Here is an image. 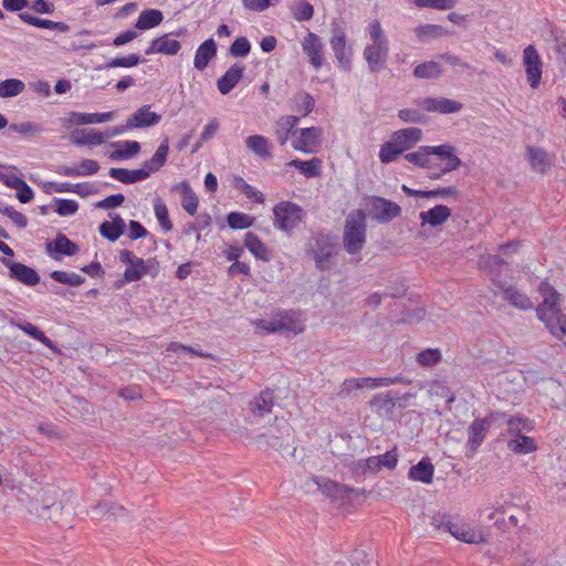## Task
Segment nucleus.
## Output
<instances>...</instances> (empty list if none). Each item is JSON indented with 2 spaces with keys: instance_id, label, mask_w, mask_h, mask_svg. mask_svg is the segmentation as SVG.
<instances>
[{
  "instance_id": "obj_1",
  "label": "nucleus",
  "mask_w": 566,
  "mask_h": 566,
  "mask_svg": "<svg viewBox=\"0 0 566 566\" xmlns=\"http://www.w3.org/2000/svg\"><path fill=\"white\" fill-rule=\"evenodd\" d=\"M538 292L543 302L536 307V316L552 336L562 340L566 337V314L560 308V294L547 281L539 283Z\"/></svg>"
},
{
  "instance_id": "obj_2",
  "label": "nucleus",
  "mask_w": 566,
  "mask_h": 566,
  "mask_svg": "<svg viewBox=\"0 0 566 566\" xmlns=\"http://www.w3.org/2000/svg\"><path fill=\"white\" fill-rule=\"evenodd\" d=\"M169 154V139L166 136L160 145L158 146L156 153L148 160H145L142 164V167L138 169H127L122 167H112L108 170L109 177L113 179L120 181L124 185H133L139 181H143L153 172L160 170L161 167L167 163Z\"/></svg>"
},
{
  "instance_id": "obj_3",
  "label": "nucleus",
  "mask_w": 566,
  "mask_h": 566,
  "mask_svg": "<svg viewBox=\"0 0 566 566\" xmlns=\"http://www.w3.org/2000/svg\"><path fill=\"white\" fill-rule=\"evenodd\" d=\"M336 247L337 237L325 230H319L308 239L305 252L315 261L316 269L324 272L332 268L331 259L337 253Z\"/></svg>"
},
{
  "instance_id": "obj_4",
  "label": "nucleus",
  "mask_w": 566,
  "mask_h": 566,
  "mask_svg": "<svg viewBox=\"0 0 566 566\" xmlns=\"http://www.w3.org/2000/svg\"><path fill=\"white\" fill-rule=\"evenodd\" d=\"M367 213L363 209L349 212L345 220L343 244L348 254L359 253L366 243Z\"/></svg>"
},
{
  "instance_id": "obj_5",
  "label": "nucleus",
  "mask_w": 566,
  "mask_h": 566,
  "mask_svg": "<svg viewBox=\"0 0 566 566\" xmlns=\"http://www.w3.org/2000/svg\"><path fill=\"white\" fill-rule=\"evenodd\" d=\"M273 226L283 232H291L304 221L306 217L305 210L291 200H282L274 205Z\"/></svg>"
},
{
  "instance_id": "obj_6",
  "label": "nucleus",
  "mask_w": 566,
  "mask_h": 566,
  "mask_svg": "<svg viewBox=\"0 0 566 566\" xmlns=\"http://www.w3.org/2000/svg\"><path fill=\"white\" fill-rule=\"evenodd\" d=\"M364 201L367 216L379 224H388L401 216V207L390 199L380 196H365Z\"/></svg>"
},
{
  "instance_id": "obj_7",
  "label": "nucleus",
  "mask_w": 566,
  "mask_h": 566,
  "mask_svg": "<svg viewBox=\"0 0 566 566\" xmlns=\"http://www.w3.org/2000/svg\"><path fill=\"white\" fill-rule=\"evenodd\" d=\"M329 43L337 60L338 67L346 73L352 72L353 49L350 45H347V38L344 29L336 22H333L332 24V38Z\"/></svg>"
},
{
  "instance_id": "obj_8",
  "label": "nucleus",
  "mask_w": 566,
  "mask_h": 566,
  "mask_svg": "<svg viewBox=\"0 0 566 566\" xmlns=\"http://www.w3.org/2000/svg\"><path fill=\"white\" fill-rule=\"evenodd\" d=\"M479 268L488 274L492 283L501 289L505 285L504 271H510V264L497 254L481 255L479 259Z\"/></svg>"
},
{
  "instance_id": "obj_9",
  "label": "nucleus",
  "mask_w": 566,
  "mask_h": 566,
  "mask_svg": "<svg viewBox=\"0 0 566 566\" xmlns=\"http://www.w3.org/2000/svg\"><path fill=\"white\" fill-rule=\"evenodd\" d=\"M523 65L530 86L532 88H537L542 80L543 61L535 45L530 44L524 49Z\"/></svg>"
},
{
  "instance_id": "obj_10",
  "label": "nucleus",
  "mask_w": 566,
  "mask_h": 566,
  "mask_svg": "<svg viewBox=\"0 0 566 566\" xmlns=\"http://www.w3.org/2000/svg\"><path fill=\"white\" fill-rule=\"evenodd\" d=\"M2 264L8 268V275L13 281L22 283L27 286H35L41 281L39 272L34 268L24 263L3 258Z\"/></svg>"
},
{
  "instance_id": "obj_11",
  "label": "nucleus",
  "mask_w": 566,
  "mask_h": 566,
  "mask_svg": "<svg viewBox=\"0 0 566 566\" xmlns=\"http://www.w3.org/2000/svg\"><path fill=\"white\" fill-rule=\"evenodd\" d=\"M45 252L54 261H61L64 256L76 255L80 252V245L64 233L57 232L53 240L46 242Z\"/></svg>"
},
{
  "instance_id": "obj_12",
  "label": "nucleus",
  "mask_w": 566,
  "mask_h": 566,
  "mask_svg": "<svg viewBox=\"0 0 566 566\" xmlns=\"http://www.w3.org/2000/svg\"><path fill=\"white\" fill-rule=\"evenodd\" d=\"M300 137L292 142V147L304 154L316 153L322 145L323 129L311 126L298 129Z\"/></svg>"
},
{
  "instance_id": "obj_13",
  "label": "nucleus",
  "mask_w": 566,
  "mask_h": 566,
  "mask_svg": "<svg viewBox=\"0 0 566 566\" xmlns=\"http://www.w3.org/2000/svg\"><path fill=\"white\" fill-rule=\"evenodd\" d=\"M115 112H104V113H80V112H69L67 116L62 118V127L65 129H70L72 126H83L88 124H101L108 120L114 119Z\"/></svg>"
},
{
  "instance_id": "obj_14",
  "label": "nucleus",
  "mask_w": 566,
  "mask_h": 566,
  "mask_svg": "<svg viewBox=\"0 0 566 566\" xmlns=\"http://www.w3.org/2000/svg\"><path fill=\"white\" fill-rule=\"evenodd\" d=\"M410 397H412L411 394L400 396L398 391L394 392L392 390H389L387 392L374 395L368 403L371 408H377L376 411L379 415H384L387 419H392L396 401L398 399L408 400Z\"/></svg>"
},
{
  "instance_id": "obj_15",
  "label": "nucleus",
  "mask_w": 566,
  "mask_h": 566,
  "mask_svg": "<svg viewBox=\"0 0 566 566\" xmlns=\"http://www.w3.org/2000/svg\"><path fill=\"white\" fill-rule=\"evenodd\" d=\"M389 46L388 41H382V43H371L367 44L364 49V57L368 64V69L371 73H378L382 69L386 67V62L388 59Z\"/></svg>"
},
{
  "instance_id": "obj_16",
  "label": "nucleus",
  "mask_w": 566,
  "mask_h": 566,
  "mask_svg": "<svg viewBox=\"0 0 566 566\" xmlns=\"http://www.w3.org/2000/svg\"><path fill=\"white\" fill-rule=\"evenodd\" d=\"M450 145L446 143L437 146H420L417 151L405 154V159L419 168L430 169L432 167L430 156H441Z\"/></svg>"
},
{
  "instance_id": "obj_17",
  "label": "nucleus",
  "mask_w": 566,
  "mask_h": 566,
  "mask_svg": "<svg viewBox=\"0 0 566 566\" xmlns=\"http://www.w3.org/2000/svg\"><path fill=\"white\" fill-rule=\"evenodd\" d=\"M490 427L483 418H475L468 428L467 458H473L484 441Z\"/></svg>"
},
{
  "instance_id": "obj_18",
  "label": "nucleus",
  "mask_w": 566,
  "mask_h": 566,
  "mask_svg": "<svg viewBox=\"0 0 566 566\" xmlns=\"http://www.w3.org/2000/svg\"><path fill=\"white\" fill-rule=\"evenodd\" d=\"M119 261L126 265V279L133 282L140 281L147 275L146 262L143 258L136 256L130 250L123 249L119 251Z\"/></svg>"
},
{
  "instance_id": "obj_19",
  "label": "nucleus",
  "mask_w": 566,
  "mask_h": 566,
  "mask_svg": "<svg viewBox=\"0 0 566 566\" xmlns=\"http://www.w3.org/2000/svg\"><path fill=\"white\" fill-rule=\"evenodd\" d=\"M111 220H105L98 226L99 234L109 242H116L127 230V224L119 213L109 212Z\"/></svg>"
},
{
  "instance_id": "obj_20",
  "label": "nucleus",
  "mask_w": 566,
  "mask_h": 566,
  "mask_svg": "<svg viewBox=\"0 0 566 566\" xmlns=\"http://www.w3.org/2000/svg\"><path fill=\"white\" fill-rule=\"evenodd\" d=\"M418 105L427 112L440 114H453L462 109L463 104L447 97H424L418 101Z\"/></svg>"
},
{
  "instance_id": "obj_21",
  "label": "nucleus",
  "mask_w": 566,
  "mask_h": 566,
  "mask_svg": "<svg viewBox=\"0 0 566 566\" xmlns=\"http://www.w3.org/2000/svg\"><path fill=\"white\" fill-rule=\"evenodd\" d=\"M302 46L304 53L308 57L310 64L315 70L322 67V65L324 64V54L321 38L313 32H308L307 35L304 38Z\"/></svg>"
},
{
  "instance_id": "obj_22",
  "label": "nucleus",
  "mask_w": 566,
  "mask_h": 566,
  "mask_svg": "<svg viewBox=\"0 0 566 566\" xmlns=\"http://www.w3.org/2000/svg\"><path fill=\"white\" fill-rule=\"evenodd\" d=\"M245 65L238 62L232 64L223 75L217 80V88L220 94H229L243 78Z\"/></svg>"
},
{
  "instance_id": "obj_23",
  "label": "nucleus",
  "mask_w": 566,
  "mask_h": 566,
  "mask_svg": "<svg viewBox=\"0 0 566 566\" xmlns=\"http://www.w3.org/2000/svg\"><path fill=\"white\" fill-rule=\"evenodd\" d=\"M150 107L151 106L149 104H147V105H143L142 107L136 109L130 115V117L127 119L128 120L127 127H130L132 129L149 128V127H154L157 124H159L161 120V114L151 112Z\"/></svg>"
},
{
  "instance_id": "obj_24",
  "label": "nucleus",
  "mask_w": 566,
  "mask_h": 566,
  "mask_svg": "<svg viewBox=\"0 0 566 566\" xmlns=\"http://www.w3.org/2000/svg\"><path fill=\"white\" fill-rule=\"evenodd\" d=\"M169 36L170 34L165 33L160 36L153 39L148 48L145 50V54L151 55L159 53L170 56L178 54V52L181 49V43L178 40L170 39Z\"/></svg>"
},
{
  "instance_id": "obj_25",
  "label": "nucleus",
  "mask_w": 566,
  "mask_h": 566,
  "mask_svg": "<svg viewBox=\"0 0 566 566\" xmlns=\"http://www.w3.org/2000/svg\"><path fill=\"white\" fill-rule=\"evenodd\" d=\"M457 147L451 144L441 156L437 157L438 159L446 161V164L439 167L438 170L429 172L428 178L431 180H438L443 175L459 169L463 165V161L457 155Z\"/></svg>"
},
{
  "instance_id": "obj_26",
  "label": "nucleus",
  "mask_w": 566,
  "mask_h": 566,
  "mask_svg": "<svg viewBox=\"0 0 566 566\" xmlns=\"http://www.w3.org/2000/svg\"><path fill=\"white\" fill-rule=\"evenodd\" d=\"M218 44L211 36L205 40L196 50L193 67L200 72L205 71L209 63L217 56Z\"/></svg>"
},
{
  "instance_id": "obj_27",
  "label": "nucleus",
  "mask_w": 566,
  "mask_h": 566,
  "mask_svg": "<svg viewBox=\"0 0 566 566\" xmlns=\"http://www.w3.org/2000/svg\"><path fill=\"white\" fill-rule=\"evenodd\" d=\"M452 216V210L446 205H436L427 211H421L419 219L421 227L430 226L432 228H439L444 224Z\"/></svg>"
},
{
  "instance_id": "obj_28",
  "label": "nucleus",
  "mask_w": 566,
  "mask_h": 566,
  "mask_svg": "<svg viewBox=\"0 0 566 566\" xmlns=\"http://www.w3.org/2000/svg\"><path fill=\"white\" fill-rule=\"evenodd\" d=\"M71 142L77 147L105 144V134L93 128H75L71 132Z\"/></svg>"
},
{
  "instance_id": "obj_29",
  "label": "nucleus",
  "mask_w": 566,
  "mask_h": 566,
  "mask_svg": "<svg viewBox=\"0 0 566 566\" xmlns=\"http://www.w3.org/2000/svg\"><path fill=\"white\" fill-rule=\"evenodd\" d=\"M398 448L395 446L384 454L366 458V465L369 467V473L377 474L382 468L388 470L396 469L398 464Z\"/></svg>"
},
{
  "instance_id": "obj_30",
  "label": "nucleus",
  "mask_w": 566,
  "mask_h": 566,
  "mask_svg": "<svg viewBox=\"0 0 566 566\" xmlns=\"http://www.w3.org/2000/svg\"><path fill=\"white\" fill-rule=\"evenodd\" d=\"M434 476V465L429 457H423L417 464L410 467L408 479L423 484H430Z\"/></svg>"
},
{
  "instance_id": "obj_31",
  "label": "nucleus",
  "mask_w": 566,
  "mask_h": 566,
  "mask_svg": "<svg viewBox=\"0 0 566 566\" xmlns=\"http://www.w3.org/2000/svg\"><path fill=\"white\" fill-rule=\"evenodd\" d=\"M244 248L256 259L263 262H270L272 259V251L261 240V238L249 231L244 234Z\"/></svg>"
},
{
  "instance_id": "obj_32",
  "label": "nucleus",
  "mask_w": 566,
  "mask_h": 566,
  "mask_svg": "<svg viewBox=\"0 0 566 566\" xmlns=\"http://www.w3.org/2000/svg\"><path fill=\"white\" fill-rule=\"evenodd\" d=\"M301 313L295 310H279L276 319L282 325V332H291L294 335L302 334L305 325L300 321Z\"/></svg>"
},
{
  "instance_id": "obj_33",
  "label": "nucleus",
  "mask_w": 566,
  "mask_h": 566,
  "mask_svg": "<svg viewBox=\"0 0 566 566\" xmlns=\"http://www.w3.org/2000/svg\"><path fill=\"white\" fill-rule=\"evenodd\" d=\"M109 146L116 148L108 154V158L114 161L134 158L142 149L140 144L136 140L113 142Z\"/></svg>"
},
{
  "instance_id": "obj_34",
  "label": "nucleus",
  "mask_w": 566,
  "mask_h": 566,
  "mask_svg": "<svg viewBox=\"0 0 566 566\" xmlns=\"http://www.w3.org/2000/svg\"><path fill=\"white\" fill-rule=\"evenodd\" d=\"M99 170V164L94 159H82L78 168L65 165L57 166L55 172L61 176L75 177V176H92Z\"/></svg>"
},
{
  "instance_id": "obj_35",
  "label": "nucleus",
  "mask_w": 566,
  "mask_h": 566,
  "mask_svg": "<svg viewBox=\"0 0 566 566\" xmlns=\"http://www.w3.org/2000/svg\"><path fill=\"white\" fill-rule=\"evenodd\" d=\"M273 390L266 387L258 396L253 398V400L249 403V409L253 415H258L263 417L270 412H272V408L274 405Z\"/></svg>"
},
{
  "instance_id": "obj_36",
  "label": "nucleus",
  "mask_w": 566,
  "mask_h": 566,
  "mask_svg": "<svg viewBox=\"0 0 566 566\" xmlns=\"http://www.w3.org/2000/svg\"><path fill=\"white\" fill-rule=\"evenodd\" d=\"M48 501L45 510L46 515H50V517H44L45 521H52L54 524L59 525L60 527H66L69 526V521L65 518V514L70 515L71 512L65 511V506L63 505L62 501H59L55 496L48 494Z\"/></svg>"
},
{
  "instance_id": "obj_37",
  "label": "nucleus",
  "mask_w": 566,
  "mask_h": 566,
  "mask_svg": "<svg viewBox=\"0 0 566 566\" xmlns=\"http://www.w3.org/2000/svg\"><path fill=\"white\" fill-rule=\"evenodd\" d=\"M322 159L318 157H313L308 160H302L300 158H295L290 160L286 166L294 167L306 178H316L322 174Z\"/></svg>"
},
{
  "instance_id": "obj_38",
  "label": "nucleus",
  "mask_w": 566,
  "mask_h": 566,
  "mask_svg": "<svg viewBox=\"0 0 566 566\" xmlns=\"http://www.w3.org/2000/svg\"><path fill=\"white\" fill-rule=\"evenodd\" d=\"M501 290L503 292V300L509 302L512 306L521 311L533 308L531 298L525 293L520 292L513 285L505 284L503 287H501Z\"/></svg>"
},
{
  "instance_id": "obj_39",
  "label": "nucleus",
  "mask_w": 566,
  "mask_h": 566,
  "mask_svg": "<svg viewBox=\"0 0 566 566\" xmlns=\"http://www.w3.org/2000/svg\"><path fill=\"white\" fill-rule=\"evenodd\" d=\"M17 326L29 337L40 342L43 346L51 349L54 353H61L56 344L45 335V333L38 326L28 321L18 323Z\"/></svg>"
},
{
  "instance_id": "obj_40",
  "label": "nucleus",
  "mask_w": 566,
  "mask_h": 566,
  "mask_svg": "<svg viewBox=\"0 0 566 566\" xmlns=\"http://www.w3.org/2000/svg\"><path fill=\"white\" fill-rule=\"evenodd\" d=\"M291 108L303 117L308 116L315 108L314 97L306 91H297L291 98Z\"/></svg>"
},
{
  "instance_id": "obj_41",
  "label": "nucleus",
  "mask_w": 566,
  "mask_h": 566,
  "mask_svg": "<svg viewBox=\"0 0 566 566\" xmlns=\"http://www.w3.org/2000/svg\"><path fill=\"white\" fill-rule=\"evenodd\" d=\"M515 438L507 441V449L515 454H528L537 451L538 444L533 437L513 434Z\"/></svg>"
},
{
  "instance_id": "obj_42",
  "label": "nucleus",
  "mask_w": 566,
  "mask_h": 566,
  "mask_svg": "<svg viewBox=\"0 0 566 566\" xmlns=\"http://www.w3.org/2000/svg\"><path fill=\"white\" fill-rule=\"evenodd\" d=\"M392 138L403 151L411 149L422 138V130L418 127L402 128L394 133Z\"/></svg>"
},
{
  "instance_id": "obj_43",
  "label": "nucleus",
  "mask_w": 566,
  "mask_h": 566,
  "mask_svg": "<svg viewBox=\"0 0 566 566\" xmlns=\"http://www.w3.org/2000/svg\"><path fill=\"white\" fill-rule=\"evenodd\" d=\"M300 117L295 115L281 116L275 123V135L277 143L283 146L286 144L291 134L295 133L293 129L298 124Z\"/></svg>"
},
{
  "instance_id": "obj_44",
  "label": "nucleus",
  "mask_w": 566,
  "mask_h": 566,
  "mask_svg": "<svg viewBox=\"0 0 566 566\" xmlns=\"http://www.w3.org/2000/svg\"><path fill=\"white\" fill-rule=\"evenodd\" d=\"M146 60L138 53H130L125 56H116L114 59H111L104 64L96 65L94 69L96 71L106 70V69H115V67H124V69H130L134 66L139 65L140 63H144Z\"/></svg>"
},
{
  "instance_id": "obj_45",
  "label": "nucleus",
  "mask_w": 566,
  "mask_h": 566,
  "mask_svg": "<svg viewBox=\"0 0 566 566\" xmlns=\"http://www.w3.org/2000/svg\"><path fill=\"white\" fill-rule=\"evenodd\" d=\"M164 20V13L159 9H145L140 12L134 27L138 30H149L158 27Z\"/></svg>"
},
{
  "instance_id": "obj_46",
  "label": "nucleus",
  "mask_w": 566,
  "mask_h": 566,
  "mask_svg": "<svg viewBox=\"0 0 566 566\" xmlns=\"http://www.w3.org/2000/svg\"><path fill=\"white\" fill-rule=\"evenodd\" d=\"M527 151L530 163L536 171L544 175L551 169L552 163L546 150L528 146Z\"/></svg>"
},
{
  "instance_id": "obj_47",
  "label": "nucleus",
  "mask_w": 566,
  "mask_h": 566,
  "mask_svg": "<svg viewBox=\"0 0 566 566\" xmlns=\"http://www.w3.org/2000/svg\"><path fill=\"white\" fill-rule=\"evenodd\" d=\"M415 34L420 42H428L432 39L449 35L450 32L439 24H420L415 29Z\"/></svg>"
},
{
  "instance_id": "obj_48",
  "label": "nucleus",
  "mask_w": 566,
  "mask_h": 566,
  "mask_svg": "<svg viewBox=\"0 0 566 566\" xmlns=\"http://www.w3.org/2000/svg\"><path fill=\"white\" fill-rule=\"evenodd\" d=\"M509 420V434H522L523 431L532 432L535 430V420L530 419L523 413L511 415Z\"/></svg>"
},
{
  "instance_id": "obj_49",
  "label": "nucleus",
  "mask_w": 566,
  "mask_h": 566,
  "mask_svg": "<svg viewBox=\"0 0 566 566\" xmlns=\"http://www.w3.org/2000/svg\"><path fill=\"white\" fill-rule=\"evenodd\" d=\"M412 74L417 78L437 80L443 74V67L436 61H426L418 64Z\"/></svg>"
},
{
  "instance_id": "obj_50",
  "label": "nucleus",
  "mask_w": 566,
  "mask_h": 566,
  "mask_svg": "<svg viewBox=\"0 0 566 566\" xmlns=\"http://www.w3.org/2000/svg\"><path fill=\"white\" fill-rule=\"evenodd\" d=\"M247 147L255 155L262 158H271V145L266 137L263 135H251L245 139Z\"/></svg>"
},
{
  "instance_id": "obj_51",
  "label": "nucleus",
  "mask_w": 566,
  "mask_h": 566,
  "mask_svg": "<svg viewBox=\"0 0 566 566\" xmlns=\"http://www.w3.org/2000/svg\"><path fill=\"white\" fill-rule=\"evenodd\" d=\"M408 282L405 276L391 275L388 280V285L384 291L385 297L401 298L408 291Z\"/></svg>"
},
{
  "instance_id": "obj_52",
  "label": "nucleus",
  "mask_w": 566,
  "mask_h": 566,
  "mask_svg": "<svg viewBox=\"0 0 566 566\" xmlns=\"http://www.w3.org/2000/svg\"><path fill=\"white\" fill-rule=\"evenodd\" d=\"M226 221L232 230H244L254 224L255 217L241 211H231L226 216Z\"/></svg>"
},
{
  "instance_id": "obj_53",
  "label": "nucleus",
  "mask_w": 566,
  "mask_h": 566,
  "mask_svg": "<svg viewBox=\"0 0 566 566\" xmlns=\"http://www.w3.org/2000/svg\"><path fill=\"white\" fill-rule=\"evenodd\" d=\"M374 381L375 378L373 377L347 378L343 381L338 396L346 398L356 389L374 388Z\"/></svg>"
},
{
  "instance_id": "obj_54",
  "label": "nucleus",
  "mask_w": 566,
  "mask_h": 566,
  "mask_svg": "<svg viewBox=\"0 0 566 566\" xmlns=\"http://www.w3.org/2000/svg\"><path fill=\"white\" fill-rule=\"evenodd\" d=\"M405 151L397 144V142L392 138L391 140L385 142L380 146L379 150V160L384 165H388L397 160Z\"/></svg>"
},
{
  "instance_id": "obj_55",
  "label": "nucleus",
  "mask_w": 566,
  "mask_h": 566,
  "mask_svg": "<svg viewBox=\"0 0 566 566\" xmlns=\"http://www.w3.org/2000/svg\"><path fill=\"white\" fill-rule=\"evenodd\" d=\"M50 277L61 284L76 287L85 283V277L75 273V272H66L62 270H54L50 273Z\"/></svg>"
},
{
  "instance_id": "obj_56",
  "label": "nucleus",
  "mask_w": 566,
  "mask_h": 566,
  "mask_svg": "<svg viewBox=\"0 0 566 566\" xmlns=\"http://www.w3.org/2000/svg\"><path fill=\"white\" fill-rule=\"evenodd\" d=\"M25 88L23 81L19 78H6L0 82V97L10 98L21 94Z\"/></svg>"
},
{
  "instance_id": "obj_57",
  "label": "nucleus",
  "mask_w": 566,
  "mask_h": 566,
  "mask_svg": "<svg viewBox=\"0 0 566 566\" xmlns=\"http://www.w3.org/2000/svg\"><path fill=\"white\" fill-rule=\"evenodd\" d=\"M233 187L255 203H263L265 200L261 191L256 190L240 176H234Z\"/></svg>"
},
{
  "instance_id": "obj_58",
  "label": "nucleus",
  "mask_w": 566,
  "mask_h": 566,
  "mask_svg": "<svg viewBox=\"0 0 566 566\" xmlns=\"http://www.w3.org/2000/svg\"><path fill=\"white\" fill-rule=\"evenodd\" d=\"M154 210H155V216L157 218V221H158L160 228L163 229V231H165V232L171 231L174 228V224L170 220L168 208L161 198L157 197L154 200Z\"/></svg>"
},
{
  "instance_id": "obj_59",
  "label": "nucleus",
  "mask_w": 566,
  "mask_h": 566,
  "mask_svg": "<svg viewBox=\"0 0 566 566\" xmlns=\"http://www.w3.org/2000/svg\"><path fill=\"white\" fill-rule=\"evenodd\" d=\"M62 192H74L81 196L82 198L88 197L91 195H95L98 192V188L90 182H78V184H70V182H61Z\"/></svg>"
},
{
  "instance_id": "obj_60",
  "label": "nucleus",
  "mask_w": 566,
  "mask_h": 566,
  "mask_svg": "<svg viewBox=\"0 0 566 566\" xmlns=\"http://www.w3.org/2000/svg\"><path fill=\"white\" fill-rule=\"evenodd\" d=\"M416 360L421 367H433L442 360V353L439 348H426L417 354Z\"/></svg>"
},
{
  "instance_id": "obj_61",
  "label": "nucleus",
  "mask_w": 566,
  "mask_h": 566,
  "mask_svg": "<svg viewBox=\"0 0 566 566\" xmlns=\"http://www.w3.org/2000/svg\"><path fill=\"white\" fill-rule=\"evenodd\" d=\"M291 10L293 18L300 22L312 20L315 13L314 6L307 0H300Z\"/></svg>"
},
{
  "instance_id": "obj_62",
  "label": "nucleus",
  "mask_w": 566,
  "mask_h": 566,
  "mask_svg": "<svg viewBox=\"0 0 566 566\" xmlns=\"http://www.w3.org/2000/svg\"><path fill=\"white\" fill-rule=\"evenodd\" d=\"M53 210L61 217L73 216L78 211L80 205L74 199L54 198Z\"/></svg>"
},
{
  "instance_id": "obj_63",
  "label": "nucleus",
  "mask_w": 566,
  "mask_h": 566,
  "mask_svg": "<svg viewBox=\"0 0 566 566\" xmlns=\"http://www.w3.org/2000/svg\"><path fill=\"white\" fill-rule=\"evenodd\" d=\"M350 473V479L355 482H363L369 472V467L366 465V459L353 460L344 464Z\"/></svg>"
},
{
  "instance_id": "obj_64",
  "label": "nucleus",
  "mask_w": 566,
  "mask_h": 566,
  "mask_svg": "<svg viewBox=\"0 0 566 566\" xmlns=\"http://www.w3.org/2000/svg\"><path fill=\"white\" fill-rule=\"evenodd\" d=\"M251 52V42L247 36H237L228 49V54L233 57H245Z\"/></svg>"
}]
</instances>
